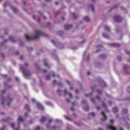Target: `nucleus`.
<instances>
[{
	"label": "nucleus",
	"instance_id": "nucleus-1",
	"mask_svg": "<svg viewBox=\"0 0 130 130\" xmlns=\"http://www.w3.org/2000/svg\"><path fill=\"white\" fill-rule=\"evenodd\" d=\"M41 36H44L46 37L48 36L47 35L43 34L40 31L37 30L35 31V34L33 37H30L27 35H25V37L26 40L28 41L38 39Z\"/></svg>",
	"mask_w": 130,
	"mask_h": 130
},
{
	"label": "nucleus",
	"instance_id": "nucleus-2",
	"mask_svg": "<svg viewBox=\"0 0 130 130\" xmlns=\"http://www.w3.org/2000/svg\"><path fill=\"white\" fill-rule=\"evenodd\" d=\"M114 19L115 21L117 22H120L121 21L122 19L119 15H116L114 17Z\"/></svg>",
	"mask_w": 130,
	"mask_h": 130
},
{
	"label": "nucleus",
	"instance_id": "nucleus-3",
	"mask_svg": "<svg viewBox=\"0 0 130 130\" xmlns=\"http://www.w3.org/2000/svg\"><path fill=\"white\" fill-rule=\"evenodd\" d=\"M23 72L24 75L25 77H26L27 76L30 75L31 74V73L29 70L23 71Z\"/></svg>",
	"mask_w": 130,
	"mask_h": 130
},
{
	"label": "nucleus",
	"instance_id": "nucleus-4",
	"mask_svg": "<svg viewBox=\"0 0 130 130\" xmlns=\"http://www.w3.org/2000/svg\"><path fill=\"white\" fill-rule=\"evenodd\" d=\"M7 100L8 102L7 105L8 106H9L10 105V103L11 102L12 100L11 98L9 97V96L8 95L7 98Z\"/></svg>",
	"mask_w": 130,
	"mask_h": 130
},
{
	"label": "nucleus",
	"instance_id": "nucleus-5",
	"mask_svg": "<svg viewBox=\"0 0 130 130\" xmlns=\"http://www.w3.org/2000/svg\"><path fill=\"white\" fill-rule=\"evenodd\" d=\"M101 114L103 116V118L101 119V120L102 121H104L105 120L107 119V117L106 116L105 114L103 111H102V112Z\"/></svg>",
	"mask_w": 130,
	"mask_h": 130
},
{
	"label": "nucleus",
	"instance_id": "nucleus-6",
	"mask_svg": "<svg viewBox=\"0 0 130 130\" xmlns=\"http://www.w3.org/2000/svg\"><path fill=\"white\" fill-rule=\"evenodd\" d=\"M109 46L114 47H118L120 46V44L118 43H110L109 44Z\"/></svg>",
	"mask_w": 130,
	"mask_h": 130
},
{
	"label": "nucleus",
	"instance_id": "nucleus-7",
	"mask_svg": "<svg viewBox=\"0 0 130 130\" xmlns=\"http://www.w3.org/2000/svg\"><path fill=\"white\" fill-rule=\"evenodd\" d=\"M8 40H10L13 43L15 42V41L14 40V39L11 37H10L8 39H6L4 41V42H6Z\"/></svg>",
	"mask_w": 130,
	"mask_h": 130
},
{
	"label": "nucleus",
	"instance_id": "nucleus-8",
	"mask_svg": "<svg viewBox=\"0 0 130 130\" xmlns=\"http://www.w3.org/2000/svg\"><path fill=\"white\" fill-rule=\"evenodd\" d=\"M72 26V25L71 24L69 25L67 24L64 25V28L66 30L69 29Z\"/></svg>",
	"mask_w": 130,
	"mask_h": 130
},
{
	"label": "nucleus",
	"instance_id": "nucleus-9",
	"mask_svg": "<svg viewBox=\"0 0 130 130\" xmlns=\"http://www.w3.org/2000/svg\"><path fill=\"white\" fill-rule=\"evenodd\" d=\"M107 129H111V130H116V128L111 126H107Z\"/></svg>",
	"mask_w": 130,
	"mask_h": 130
},
{
	"label": "nucleus",
	"instance_id": "nucleus-10",
	"mask_svg": "<svg viewBox=\"0 0 130 130\" xmlns=\"http://www.w3.org/2000/svg\"><path fill=\"white\" fill-rule=\"evenodd\" d=\"M45 119H46L45 117L44 116H42L41 118V119L40 120V122L41 123H43L45 121Z\"/></svg>",
	"mask_w": 130,
	"mask_h": 130
},
{
	"label": "nucleus",
	"instance_id": "nucleus-11",
	"mask_svg": "<svg viewBox=\"0 0 130 130\" xmlns=\"http://www.w3.org/2000/svg\"><path fill=\"white\" fill-rule=\"evenodd\" d=\"M43 61L44 62V66L45 67H48V68H50V67L47 63L46 59H43Z\"/></svg>",
	"mask_w": 130,
	"mask_h": 130
},
{
	"label": "nucleus",
	"instance_id": "nucleus-12",
	"mask_svg": "<svg viewBox=\"0 0 130 130\" xmlns=\"http://www.w3.org/2000/svg\"><path fill=\"white\" fill-rule=\"evenodd\" d=\"M104 28L105 30L107 31H110V28L106 25H104Z\"/></svg>",
	"mask_w": 130,
	"mask_h": 130
},
{
	"label": "nucleus",
	"instance_id": "nucleus-13",
	"mask_svg": "<svg viewBox=\"0 0 130 130\" xmlns=\"http://www.w3.org/2000/svg\"><path fill=\"white\" fill-rule=\"evenodd\" d=\"M83 20L86 22H89L90 21V19L88 17H85L83 18Z\"/></svg>",
	"mask_w": 130,
	"mask_h": 130
},
{
	"label": "nucleus",
	"instance_id": "nucleus-14",
	"mask_svg": "<svg viewBox=\"0 0 130 130\" xmlns=\"http://www.w3.org/2000/svg\"><path fill=\"white\" fill-rule=\"evenodd\" d=\"M123 69L125 70H128L130 69V67L127 66H125L123 67Z\"/></svg>",
	"mask_w": 130,
	"mask_h": 130
},
{
	"label": "nucleus",
	"instance_id": "nucleus-15",
	"mask_svg": "<svg viewBox=\"0 0 130 130\" xmlns=\"http://www.w3.org/2000/svg\"><path fill=\"white\" fill-rule=\"evenodd\" d=\"M18 121L20 122H23V120L22 118V117L21 116H20L19 117L18 119Z\"/></svg>",
	"mask_w": 130,
	"mask_h": 130
},
{
	"label": "nucleus",
	"instance_id": "nucleus-16",
	"mask_svg": "<svg viewBox=\"0 0 130 130\" xmlns=\"http://www.w3.org/2000/svg\"><path fill=\"white\" fill-rule=\"evenodd\" d=\"M88 7L89 8H90L92 10L93 12L94 11L93 7L92 5H88Z\"/></svg>",
	"mask_w": 130,
	"mask_h": 130
},
{
	"label": "nucleus",
	"instance_id": "nucleus-17",
	"mask_svg": "<svg viewBox=\"0 0 130 130\" xmlns=\"http://www.w3.org/2000/svg\"><path fill=\"white\" fill-rule=\"evenodd\" d=\"M37 107L41 109H43V107L39 103H38L37 105Z\"/></svg>",
	"mask_w": 130,
	"mask_h": 130
},
{
	"label": "nucleus",
	"instance_id": "nucleus-18",
	"mask_svg": "<svg viewBox=\"0 0 130 130\" xmlns=\"http://www.w3.org/2000/svg\"><path fill=\"white\" fill-rule=\"evenodd\" d=\"M100 57L102 59L105 58L106 57V55L105 54H101L100 55Z\"/></svg>",
	"mask_w": 130,
	"mask_h": 130
},
{
	"label": "nucleus",
	"instance_id": "nucleus-19",
	"mask_svg": "<svg viewBox=\"0 0 130 130\" xmlns=\"http://www.w3.org/2000/svg\"><path fill=\"white\" fill-rule=\"evenodd\" d=\"M24 108L25 109L27 110L28 111H30L29 106L28 105H26L25 106Z\"/></svg>",
	"mask_w": 130,
	"mask_h": 130
},
{
	"label": "nucleus",
	"instance_id": "nucleus-20",
	"mask_svg": "<svg viewBox=\"0 0 130 130\" xmlns=\"http://www.w3.org/2000/svg\"><path fill=\"white\" fill-rule=\"evenodd\" d=\"M103 37L106 38H109V36L107 34L104 33H103Z\"/></svg>",
	"mask_w": 130,
	"mask_h": 130
},
{
	"label": "nucleus",
	"instance_id": "nucleus-21",
	"mask_svg": "<svg viewBox=\"0 0 130 130\" xmlns=\"http://www.w3.org/2000/svg\"><path fill=\"white\" fill-rule=\"evenodd\" d=\"M113 112L115 113L117 112L118 111V108L116 107H115L113 108Z\"/></svg>",
	"mask_w": 130,
	"mask_h": 130
},
{
	"label": "nucleus",
	"instance_id": "nucleus-22",
	"mask_svg": "<svg viewBox=\"0 0 130 130\" xmlns=\"http://www.w3.org/2000/svg\"><path fill=\"white\" fill-rule=\"evenodd\" d=\"M52 120L51 119H50V120H49V122H48V123H49V125H47L46 126V127L47 128H48V127L49 125H50L51 123L52 122Z\"/></svg>",
	"mask_w": 130,
	"mask_h": 130
},
{
	"label": "nucleus",
	"instance_id": "nucleus-23",
	"mask_svg": "<svg viewBox=\"0 0 130 130\" xmlns=\"http://www.w3.org/2000/svg\"><path fill=\"white\" fill-rule=\"evenodd\" d=\"M58 34L59 35L61 36L63 34V32L62 31H59L58 32Z\"/></svg>",
	"mask_w": 130,
	"mask_h": 130
},
{
	"label": "nucleus",
	"instance_id": "nucleus-24",
	"mask_svg": "<svg viewBox=\"0 0 130 130\" xmlns=\"http://www.w3.org/2000/svg\"><path fill=\"white\" fill-rule=\"evenodd\" d=\"M50 78V75H47L46 77V79L47 80H49Z\"/></svg>",
	"mask_w": 130,
	"mask_h": 130
},
{
	"label": "nucleus",
	"instance_id": "nucleus-25",
	"mask_svg": "<svg viewBox=\"0 0 130 130\" xmlns=\"http://www.w3.org/2000/svg\"><path fill=\"white\" fill-rule=\"evenodd\" d=\"M89 109V107L88 106H86V107L84 108V109L85 111H88Z\"/></svg>",
	"mask_w": 130,
	"mask_h": 130
},
{
	"label": "nucleus",
	"instance_id": "nucleus-26",
	"mask_svg": "<svg viewBox=\"0 0 130 130\" xmlns=\"http://www.w3.org/2000/svg\"><path fill=\"white\" fill-rule=\"evenodd\" d=\"M123 112L125 113H127V110L126 109H123L122 110Z\"/></svg>",
	"mask_w": 130,
	"mask_h": 130
},
{
	"label": "nucleus",
	"instance_id": "nucleus-27",
	"mask_svg": "<svg viewBox=\"0 0 130 130\" xmlns=\"http://www.w3.org/2000/svg\"><path fill=\"white\" fill-rule=\"evenodd\" d=\"M92 93H90L89 94H85V96H86L87 97L89 96L90 95H92Z\"/></svg>",
	"mask_w": 130,
	"mask_h": 130
},
{
	"label": "nucleus",
	"instance_id": "nucleus-28",
	"mask_svg": "<svg viewBox=\"0 0 130 130\" xmlns=\"http://www.w3.org/2000/svg\"><path fill=\"white\" fill-rule=\"evenodd\" d=\"M97 93L99 94H102V92L100 90H97Z\"/></svg>",
	"mask_w": 130,
	"mask_h": 130
},
{
	"label": "nucleus",
	"instance_id": "nucleus-29",
	"mask_svg": "<svg viewBox=\"0 0 130 130\" xmlns=\"http://www.w3.org/2000/svg\"><path fill=\"white\" fill-rule=\"evenodd\" d=\"M102 106H103L105 108H106V105H105V103L104 102H102Z\"/></svg>",
	"mask_w": 130,
	"mask_h": 130
},
{
	"label": "nucleus",
	"instance_id": "nucleus-30",
	"mask_svg": "<svg viewBox=\"0 0 130 130\" xmlns=\"http://www.w3.org/2000/svg\"><path fill=\"white\" fill-rule=\"evenodd\" d=\"M103 84H104V85H102V87H106L107 86L106 84L105 83L103 82Z\"/></svg>",
	"mask_w": 130,
	"mask_h": 130
},
{
	"label": "nucleus",
	"instance_id": "nucleus-31",
	"mask_svg": "<svg viewBox=\"0 0 130 130\" xmlns=\"http://www.w3.org/2000/svg\"><path fill=\"white\" fill-rule=\"evenodd\" d=\"M110 122L111 124H113L114 123L113 120L112 119L110 120Z\"/></svg>",
	"mask_w": 130,
	"mask_h": 130
},
{
	"label": "nucleus",
	"instance_id": "nucleus-32",
	"mask_svg": "<svg viewBox=\"0 0 130 130\" xmlns=\"http://www.w3.org/2000/svg\"><path fill=\"white\" fill-rule=\"evenodd\" d=\"M40 127L39 126H37L36 128H35L34 130H39Z\"/></svg>",
	"mask_w": 130,
	"mask_h": 130
},
{
	"label": "nucleus",
	"instance_id": "nucleus-33",
	"mask_svg": "<svg viewBox=\"0 0 130 130\" xmlns=\"http://www.w3.org/2000/svg\"><path fill=\"white\" fill-rule=\"evenodd\" d=\"M11 126L12 128H13L14 126V124L13 123H11Z\"/></svg>",
	"mask_w": 130,
	"mask_h": 130
},
{
	"label": "nucleus",
	"instance_id": "nucleus-34",
	"mask_svg": "<svg viewBox=\"0 0 130 130\" xmlns=\"http://www.w3.org/2000/svg\"><path fill=\"white\" fill-rule=\"evenodd\" d=\"M125 52L127 54H128V55H129L130 54V52L129 51L126 50Z\"/></svg>",
	"mask_w": 130,
	"mask_h": 130
},
{
	"label": "nucleus",
	"instance_id": "nucleus-35",
	"mask_svg": "<svg viewBox=\"0 0 130 130\" xmlns=\"http://www.w3.org/2000/svg\"><path fill=\"white\" fill-rule=\"evenodd\" d=\"M127 91L129 93H130V86H129L127 89Z\"/></svg>",
	"mask_w": 130,
	"mask_h": 130
},
{
	"label": "nucleus",
	"instance_id": "nucleus-36",
	"mask_svg": "<svg viewBox=\"0 0 130 130\" xmlns=\"http://www.w3.org/2000/svg\"><path fill=\"white\" fill-rule=\"evenodd\" d=\"M73 16L74 19H76V18L77 16L75 17L76 16V15L75 13H73Z\"/></svg>",
	"mask_w": 130,
	"mask_h": 130
},
{
	"label": "nucleus",
	"instance_id": "nucleus-37",
	"mask_svg": "<svg viewBox=\"0 0 130 130\" xmlns=\"http://www.w3.org/2000/svg\"><path fill=\"white\" fill-rule=\"evenodd\" d=\"M50 23L49 22H48L46 23V26L48 27V26H50Z\"/></svg>",
	"mask_w": 130,
	"mask_h": 130
},
{
	"label": "nucleus",
	"instance_id": "nucleus-38",
	"mask_svg": "<svg viewBox=\"0 0 130 130\" xmlns=\"http://www.w3.org/2000/svg\"><path fill=\"white\" fill-rule=\"evenodd\" d=\"M66 83L69 85H71L70 83L69 82V81L68 80H67L66 81Z\"/></svg>",
	"mask_w": 130,
	"mask_h": 130
},
{
	"label": "nucleus",
	"instance_id": "nucleus-39",
	"mask_svg": "<svg viewBox=\"0 0 130 130\" xmlns=\"http://www.w3.org/2000/svg\"><path fill=\"white\" fill-rule=\"evenodd\" d=\"M118 59L119 61H120L122 60L120 56H119L118 58Z\"/></svg>",
	"mask_w": 130,
	"mask_h": 130
},
{
	"label": "nucleus",
	"instance_id": "nucleus-40",
	"mask_svg": "<svg viewBox=\"0 0 130 130\" xmlns=\"http://www.w3.org/2000/svg\"><path fill=\"white\" fill-rule=\"evenodd\" d=\"M23 56L21 55L20 56V59L21 60H22L23 59Z\"/></svg>",
	"mask_w": 130,
	"mask_h": 130
},
{
	"label": "nucleus",
	"instance_id": "nucleus-41",
	"mask_svg": "<svg viewBox=\"0 0 130 130\" xmlns=\"http://www.w3.org/2000/svg\"><path fill=\"white\" fill-rule=\"evenodd\" d=\"M86 102V101L85 100H83L82 101V103H85Z\"/></svg>",
	"mask_w": 130,
	"mask_h": 130
},
{
	"label": "nucleus",
	"instance_id": "nucleus-42",
	"mask_svg": "<svg viewBox=\"0 0 130 130\" xmlns=\"http://www.w3.org/2000/svg\"><path fill=\"white\" fill-rule=\"evenodd\" d=\"M91 101L93 103L94 102V100L93 98H91Z\"/></svg>",
	"mask_w": 130,
	"mask_h": 130
},
{
	"label": "nucleus",
	"instance_id": "nucleus-43",
	"mask_svg": "<svg viewBox=\"0 0 130 130\" xmlns=\"http://www.w3.org/2000/svg\"><path fill=\"white\" fill-rule=\"evenodd\" d=\"M13 11L14 12H16L17 11V10L15 8H14L13 9Z\"/></svg>",
	"mask_w": 130,
	"mask_h": 130
},
{
	"label": "nucleus",
	"instance_id": "nucleus-44",
	"mask_svg": "<svg viewBox=\"0 0 130 130\" xmlns=\"http://www.w3.org/2000/svg\"><path fill=\"white\" fill-rule=\"evenodd\" d=\"M64 117L66 118V119H67V120H69V118L66 115L64 116Z\"/></svg>",
	"mask_w": 130,
	"mask_h": 130
},
{
	"label": "nucleus",
	"instance_id": "nucleus-45",
	"mask_svg": "<svg viewBox=\"0 0 130 130\" xmlns=\"http://www.w3.org/2000/svg\"><path fill=\"white\" fill-rule=\"evenodd\" d=\"M64 94H67L68 93L66 89H65L64 90Z\"/></svg>",
	"mask_w": 130,
	"mask_h": 130
},
{
	"label": "nucleus",
	"instance_id": "nucleus-46",
	"mask_svg": "<svg viewBox=\"0 0 130 130\" xmlns=\"http://www.w3.org/2000/svg\"><path fill=\"white\" fill-rule=\"evenodd\" d=\"M61 90H57V92L58 93H61Z\"/></svg>",
	"mask_w": 130,
	"mask_h": 130
},
{
	"label": "nucleus",
	"instance_id": "nucleus-47",
	"mask_svg": "<svg viewBox=\"0 0 130 130\" xmlns=\"http://www.w3.org/2000/svg\"><path fill=\"white\" fill-rule=\"evenodd\" d=\"M56 83V81L55 80H54L53 81V85H55Z\"/></svg>",
	"mask_w": 130,
	"mask_h": 130
},
{
	"label": "nucleus",
	"instance_id": "nucleus-48",
	"mask_svg": "<svg viewBox=\"0 0 130 130\" xmlns=\"http://www.w3.org/2000/svg\"><path fill=\"white\" fill-rule=\"evenodd\" d=\"M96 97L97 99H98L100 101V98L99 96H98L97 95H96Z\"/></svg>",
	"mask_w": 130,
	"mask_h": 130
},
{
	"label": "nucleus",
	"instance_id": "nucleus-49",
	"mask_svg": "<svg viewBox=\"0 0 130 130\" xmlns=\"http://www.w3.org/2000/svg\"><path fill=\"white\" fill-rule=\"evenodd\" d=\"M5 128V126H3L1 130H4Z\"/></svg>",
	"mask_w": 130,
	"mask_h": 130
},
{
	"label": "nucleus",
	"instance_id": "nucleus-50",
	"mask_svg": "<svg viewBox=\"0 0 130 130\" xmlns=\"http://www.w3.org/2000/svg\"><path fill=\"white\" fill-rule=\"evenodd\" d=\"M8 119H3V122H6L8 121Z\"/></svg>",
	"mask_w": 130,
	"mask_h": 130
},
{
	"label": "nucleus",
	"instance_id": "nucleus-51",
	"mask_svg": "<svg viewBox=\"0 0 130 130\" xmlns=\"http://www.w3.org/2000/svg\"><path fill=\"white\" fill-rule=\"evenodd\" d=\"M4 42H2L0 43V46H1L3 45L4 44Z\"/></svg>",
	"mask_w": 130,
	"mask_h": 130
},
{
	"label": "nucleus",
	"instance_id": "nucleus-52",
	"mask_svg": "<svg viewBox=\"0 0 130 130\" xmlns=\"http://www.w3.org/2000/svg\"><path fill=\"white\" fill-rule=\"evenodd\" d=\"M75 92L76 93H78V91L77 89H76L75 90Z\"/></svg>",
	"mask_w": 130,
	"mask_h": 130
},
{
	"label": "nucleus",
	"instance_id": "nucleus-53",
	"mask_svg": "<svg viewBox=\"0 0 130 130\" xmlns=\"http://www.w3.org/2000/svg\"><path fill=\"white\" fill-rule=\"evenodd\" d=\"M52 74L53 76L54 77H55V74L54 73V72H52Z\"/></svg>",
	"mask_w": 130,
	"mask_h": 130
},
{
	"label": "nucleus",
	"instance_id": "nucleus-54",
	"mask_svg": "<svg viewBox=\"0 0 130 130\" xmlns=\"http://www.w3.org/2000/svg\"><path fill=\"white\" fill-rule=\"evenodd\" d=\"M69 96H70V98H71L72 97V94H71V93H69Z\"/></svg>",
	"mask_w": 130,
	"mask_h": 130
},
{
	"label": "nucleus",
	"instance_id": "nucleus-55",
	"mask_svg": "<svg viewBox=\"0 0 130 130\" xmlns=\"http://www.w3.org/2000/svg\"><path fill=\"white\" fill-rule=\"evenodd\" d=\"M15 53L16 55H18L19 54V53L18 51H17L15 52Z\"/></svg>",
	"mask_w": 130,
	"mask_h": 130
},
{
	"label": "nucleus",
	"instance_id": "nucleus-56",
	"mask_svg": "<svg viewBox=\"0 0 130 130\" xmlns=\"http://www.w3.org/2000/svg\"><path fill=\"white\" fill-rule=\"evenodd\" d=\"M66 101H67V102H68V103H69L70 102V100L68 99H66Z\"/></svg>",
	"mask_w": 130,
	"mask_h": 130
},
{
	"label": "nucleus",
	"instance_id": "nucleus-57",
	"mask_svg": "<svg viewBox=\"0 0 130 130\" xmlns=\"http://www.w3.org/2000/svg\"><path fill=\"white\" fill-rule=\"evenodd\" d=\"M96 108L98 110H99L100 109V108L98 106H97L96 107Z\"/></svg>",
	"mask_w": 130,
	"mask_h": 130
},
{
	"label": "nucleus",
	"instance_id": "nucleus-58",
	"mask_svg": "<svg viewBox=\"0 0 130 130\" xmlns=\"http://www.w3.org/2000/svg\"><path fill=\"white\" fill-rule=\"evenodd\" d=\"M70 109L72 111H74V109L73 108V107H71L70 108Z\"/></svg>",
	"mask_w": 130,
	"mask_h": 130
},
{
	"label": "nucleus",
	"instance_id": "nucleus-59",
	"mask_svg": "<svg viewBox=\"0 0 130 130\" xmlns=\"http://www.w3.org/2000/svg\"><path fill=\"white\" fill-rule=\"evenodd\" d=\"M5 102V101L4 100H3L2 101L1 103L2 105H4V104Z\"/></svg>",
	"mask_w": 130,
	"mask_h": 130
},
{
	"label": "nucleus",
	"instance_id": "nucleus-60",
	"mask_svg": "<svg viewBox=\"0 0 130 130\" xmlns=\"http://www.w3.org/2000/svg\"><path fill=\"white\" fill-rule=\"evenodd\" d=\"M28 115V113L27 112H26L25 113V116L27 117V115Z\"/></svg>",
	"mask_w": 130,
	"mask_h": 130
},
{
	"label": "nucleus",
	"instance_id": "nucleus-61",
	"mask_svg": "<svg viewBox=\"0 0 130 130\" xmlns=\"http://www.w3.org/2000/svg\"><path fill=\"white\" fill-rule=\"evenodd\" d=\"M91 114H92V116H95V114L93 112H92L91 113Z\"/></svg>",
	"mask_w": 130,
	"mask_h": 130
},
{
	"label": "nucleus",
	"instance_id": "nucleus-62",
	"mask_svg": "<svg viewBox=\"0 0 130 130\" xmlns=\"http://www.w3.org/2000/svg\"><path fill=\"white\" fill-rule=\"evenodd\" d=\"M15 79H16V80L17 81H19V78H18L17 77H15Z\"/></svg>",
	"mask_w": 130,
	"mask_h": 130
},
{
	"label": "nucleus",
	"instance_id": "nucleus-63",
	"mask_svg": "<svg viewBox=\"0 0 130 130\" xmlns=\"http://www.w3.org/2000/svg\"><path fill=\"white\" fill-rule=\"evenodd\" d=\"M28 65V64L26 62L25 63V66L27 67V66Z\"/></svg>",
	"mask_w": 130,
	"mask_h": 130
},
{
	"label": "nucleus",
	"instance_id": "nucleus-64",
	"mask_svg": "<svg viewBox=\"0 0 130 130\" xmlns=\"http://www.w3.org/2000/svg\"><path fill=\"white\" fill-rule=\"evenodd\" d=\"M87 74L88 75H89L90 74V72L89 71H88L87 72Z\"/></svg>",
	"mask_w": 130,
	"mask_h": 130
}]
</instances>
